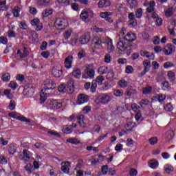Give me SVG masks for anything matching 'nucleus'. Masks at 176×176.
<instances>
[{"instance_id":"nucleus-30","label":"nucleus","mask_w":176,"mask_h":176,"mask_svg":"<svg viewBox=\"0 0 176 176\" xmlns=\"http://www.w3.org/2000/svg\"><path fill=\"white\" fill-rule=\"evenodd\" d=\"M68 93H69L70 94L74 93V90H75V87H74V80H70L69 82H68Z\"/></svg>"},{"instance_id":"nucleus-17","label":"nucleus","mask_w":176,"mask_h":176,"mask_svg":"<svg viewBox=\"0 0 176 176\" xmlns=\"http://www.w3.org/2000/svg\"><path fill=\"white\" fill-rule=\"evenodd\" d=\"M72 60H74V56H68L65 59V68H67V69L72 68Z\"/></svg>"},{"instance_id":"nucleus-64","label":"nucleus","mask_w":176,"mask_h":176,"mask_svg":"<svg viewBox=\"0 0 176 176\" xmlns=\"http://www.w3.org/2000/svg\"><path fill=\"white\" fill-rule=\"evenodd\" d=\"M138 174V171H137V170H135V168H131L129 170L130 176H137Z\"/></svg>"},{"instance_id":"nucleus-40","label":"nucleus","mask_w":176,"mask_h":176,"mask_svg":"<svg viewBox=\"0 0 176 176\" xmlns=\"http://www.w3.org/2000/svg\"><path fill=\"white\" fill-rule=\"evenodd\" d=\"M155 10V1H150L148 3V8H147L148 13H152Z\"/></svg>"},{"instance_id":"nucleus-36","label":"nucleus","mask_w":176,"mask_h":176,"mask_svg":"<svg viewBox=\"0 0 176 176\" xmlns=\"http://www.w3.org/2000/svg\"><path fill=\"white\" fill-rule=\"evenodd\" d=\"M118 86L120 89H124L129 86V82L125 80H120L118 81Z\"/></svg>"},{"instance_id":"nucleus-45","label":"nucleus","mask_w":176,"mask_h":176,"mask_svg":"<svg viewBox=\"0 0 176 176\" xmlns=\"http://www.w3.org/2000/svg\"><path fill=\"white\" fill-rule=\"evenodd\" d=\"M62 131L65 133V134H71V133H72V128L71 126H63Z\"/></svg>"},{"instance_id":"nucleus-56","label":"nucleus","mask_w":176,"mask_h":176,"mask_svg":"<svg viewBox=\"0 0 176 176\" xmlns=\"http://www.w3.org/2000/svg\"><path fill=\"white\" fill-rule=\"evenodd\" d=\"M53 13V11L52 10H45L43 12V17H47V16H50Z\"/></svg>"},{"instance_id":"nucleus-29","label":"nucleus","mask_w":176,"mask_h":176,"mask_svg":"<svg viewBox=\"0 0 176 176\" xmlns=\"http://www.w3.org/2000/svg\"><path fill=\"white\" fill-rule=\"evenodd\" d=\"M85 119V115H80L78 116V124L81 127H86V123L83 120Z\"/></svg>"},{"instance_id":"nucleus-61","label":"nucleus","mask_w":176,"mask_h":176,"mask_svg":"<svg viewBox=\"0 0 176 176\" xmlns=\"http://www.w3.org/2000/svg\"><path fill=\"white\" fill-rule=\"evenodd\" d=\"M164 108L165 111H167L168 112H171V111H173V109H174V108L173 107V105L170 103L166 104Z\"/></svg>"},{"instance_id":"nucleus-4","label":"nucleus","mask_w":176,"mask_h":176,"mask_svg":"<svg viewBox=\"0 0 176 176\" xmlns=\"http://www.w3.org/2000/svg\"><path fill=\"white\" fill-rule=\"evenodd\" d=\"M8 116H10V118H12V119L21 120V122H26L27 123H30V122H31L30 119H27L25 117L16 112H11L8 114Z\"/></svg>"},{"instance_id":"nucleus-26","label":"nucleus","mask_w":176,"mask_h":176,"mask_svg":"<svg viewBox=\"0 0 176 176\" xmlns=\"http://www.w3.org/2000/svg\"><path fill=\"white\" fill-rule=\"evenodd\" d=\"M17 54H19L21 58H24V57H27L28 55V51H27V48L24 47L21 50H18Z\"/></svg>"},{"instance_id":"nucleus-34","label":"nucleus","mask_w":176,"mask_h":176,"mask_svg":"<svg viewBox=\"0 0 176 176\" xmlns=\"http://www.w3.org/2000/svg\"><path fill=\"white\" fill-rule=\"evenodd\" d=\"M50 3V0H38L37 1L38 6H41V8L43 6H47Z\"/></svg>"},{"instance_id":"nucleus-44","label":"nucleus","mask_w":176,"mask_h":176,"mask_svg":"<svg viewBox=\"0 0 176 176\" xmlns=\"http://www.w3.org/2000/svg\"><path fill=\"white\" fill-rule=\"evenodd\" d=\"M73 76L74 78H77V79H79L80 76H82V72H80V69H76L73 72Z\"/></svg>"},{"instance_id":"nucleus-13","label":"nucleus","mask_w":176,"mask_h":176,"mask_svg":"<svg viewBox=\"0 0 176 176\" xmlns=\"http://www.w3.org/2000/svg\"><path fill=\"white\" fill-rule=\"evenodd\" d=\"M124 41L128 42V43H130V42H134L137 39V36H135V34L133 32H129L126 35L123 36Z\"/></svg>"},{"instance_id":"nucleus-52","label":"nucleus","mask_w":176,"mask_h":176,"mask_svg":"<svg viewBox=\"0 0 176 176\" xmlns=\"http://www.w3.org/2000/svg\"><path fill=\"white\" fill-rule=\"evenodd\" d=\"M111 60H112V56H111V54H107L104 55V63H106L107 64H109V63H111Z\"/></svg>"},{"instance_id":"nucleus-48","label":"nucleus","mask_w":176,"mask_h":176,"mask_svg":"<svg viewBox=\"0 0 176 176\" xmlns=\"http://www.w3.org/2000/svg\"><path fill=\"white\" fill-rule=\"evenodd\" d=\"M131 108L133 112H140V109L141 108L138 104L133 103L131 104Z\"/></svg>"},{"instance_id":"nucleus-20","label":"nucleus","mask_w":176,"mask_h":176,"mask_svg":"<svg viewBox=\"0 0 176 176\" xmlns=\"http://www.w3.org/2000/svg\"><path fill=\"white\" fill-rule=\"evenodd\" d=\"M71 167V164L69 162H65L62 163L61 170L65 172L66 174L69 173V168Z\"/></svg>"},{"instance_id":"nucleus-31","label":"nucleus","mask_w":176,"mask_h":176,"mask_svg":"<svg viewBox=\"0 0 176 176\" xmlns=\"http://www.w3.org/2000/svg\"><path fill=\"white\" fill-rule=\"evenodd\" d=\"M9 9V7L6 6V0L2 1H0V10L5 12Z\"/></svg>"},{"instance_id":"nucleus-57","label":"nucleus","mask_w":176,"mask_h":176,"mask_svg":"<svg viewBox=\"0 0 176 176\" xmlns=\"http://www.w3.org/2000/svg\"><path fill=\"white\" fill-rule=\"evenodd\" d=\"M113 94L116 96V97H122V96H123V91L120 89H116L113 91Z\"/></svg>"},{"instance_id":"nucleus-33","label":"nucleus","mask_w":176,"mask_h":176,"mask_svg":"<svg viewBox=\"0 0 176 176\" xmlns=\"http://www.w3.org/2000/svg\"><path fill=\"white\" fill-rule=\"evenodd\" d=\"M72 34V29H69V30L65 31V32L63 34V38H64L65 41H68L69 39V38H71Z\"/></svg>"},{"instance_id":"nucleus-6","label":"nucleus","mask_w":176,"mask_h":176,"mask_svg":"<svg viewBox=\"0 0 176 176\" xmlns=\"http://www.w3.org/2000/svg\"><path fill=\"white\" fill-rule=\"evenodd\" d=\"M89 98L87 95L84 94H80L77 97L76 104L77 105H82V104H86L89 102Z\"/></svg>"},{"instance_id":"nucleus-42","label":"nucleus","mask_w":176,"mask_h":176,"mask_svg":"<svg viewBox=\"0 0 176 176\" xmlns=\"http://www.w3.org/2000/svg\"><path fill=\"white\" fill-rule=\"evenodd\" d=\"M164 170L166 173V174H171L174 171V167L171 165H166L164 166Z\"/></svg>"},{"instance_id":"nucleus-9","label":"nucleus","mask_w":176,"mask_h":176,"mask_svg":"<svg viewBox=\"0 0 176 176\" xmlns=\"http://www.w3.org/2000/svg\"><path fill=\"white\" fill-rule=\"evenodd\" d=\"M67 20L61 18H58L55 21V27L56 28H58L59 30H61L64 28V27H67Z\"/></svg>"},{"instance_id":"nucleus-47","label":"nucleus","mask_w":176,"mask_h":176,"mask_svg":"<svg viewBox=\"0 0 176 176\" xmlns=\"http://www.w3.org/2000/svg\"><path fill=\"white\" fill-rule=\"evenodd\" d=\"M4 96H6L7 98H9V100H12V98H13V94L10 93V89H5Z\"/></svg>"},{"instance_id":"nucleus-15","label":"nucleus","mask_w":176,"mask_h":176,"mask_svg":"<svg viewBox=\"0 0 176 176\" xmlns=\"http://www.w3.org/2000/svg\"><path fill=\"white\" fill-rule=\"evenodd\" d=\"M98 100L101 104H108L111 101V97L109 95L101 94L98 97Z\"/></svg>"},{"instance_id":"nucleus-53","label":"nucleus","mask_w":176,"mask_h":176,"mask_svg":"<svg viewBox=\"0 0 176 176\" xmlns=\"http://www.w3.org/2000/svg\"><path fill=\"white\" fill-rule=\"evenodd\" d=\"M173 137H174V131H168L166 133V140L170 141V140H171L173 138Z\"/></svg>"},{"instance_id":"nucleus-12","label":"nucleus","mask_w":176,"mask_h":176,"mask_svg":"<svg viewBox=\"0 0 176 176\" xmlns=\"http://www.w3.org/2000/svg\"><path fill=\"white\" fill-rule=\"evenodd\" d=\"M100 16L101 19H104L106 21H108V23H112L113 21L112 20V12H100Z\"/></svg>"},{"instance_id":"nucleus-7","label":"nucleus","mask_w":176,"mask_h":176,"mask_svg":"<svg viewBox=\"0 0 176 176\" xmlns=\"http://www.w3.org/2000/svg\"><path fill=\"white\" fill-rule=\"evenodd\" d=\"M56 84L52 79H47L44 81V90H53L56 89Z\"/></svg>"},{"instance_id":"nucleus-22","label":"nucleus","mask_w":176,"mask_h":176,"mask_svg":"<svg viewBox=\"0 0 176 176\" xmlns=\"http://www.w3.org/2000/svg\"><path fill=\"white\" fill-rule=\"evenodd\" d=\"M52 74L54 78H60V76H61V75H63V72L60 69L54 67L52 69Z\"/></svg>"},{"instance_id":"nucleus-28","label":"nucleus","mask_w":176,"mask_h":176,"mask_svg":"<svg viewBox=\"0 0 176 176\" xmlns=\"http://www.w3.org/2000/svg\"><path fill=\"white\" fill-rule=\"evenodd\" d=\"M21 10V9L19 6H15L12 9V14H13L14 17H19Z\"/></svg>"},{"instance_id":"nucleus-58","label":"nucleus","mask_w":176,"mask_h":176,"mask_svg":"<svg viewBox=\"0 0 176 176\" xmlns=\"http://www.w3.org/2000/svg\"><path fill=\"white\" fill-rule=\"evenodd\" d=\"M165 16H166V17H171V16H173V8H168V9L165 11Z\"/></svg>"},{"instance_id":"nucleus-16","label":"nucleus","mask_w":176,"mask_h":176,"mask_svg":"<svg viewBox=\"0 0 176 176\" xmlns=\"http://www.w3.org/2000/svg\"><path fill=\"white\" fill-rule=\"evenodd\" d=\"M140 56H142V57H146V58H148V60H155V54L146 51H141Z\"/></svg>"},{"instance_id":"nucleus-51","label":"nucleus","mask_w":176,"mask_h":176,"mask_svg":"<svg viewBox=\"0 0 176 176\" xmlns=\"http://www.w3.org/2000/svg\"><path fill=\"white\" fill-rule=\"evenodd\" d=\"M135 16L136 19H141L142 17V9L138 8L136 10Z\"/></svg>"},{"instance_id":"nucleus-49","label":"nucleus","mask_w":176,"mask_h":176,"mask_svg":"<svg viewBox=\"0 0 176 176\" xmlns=\"http://www.w3.org/2000/svg\"><path fill=\"white\" fill-rule=\"evenodd\" d=\"M1 79L3 82H9L10 80V74L6 73L1 76Z\"/></svg>"},{"instance_id":"nucleus-41","label":"nucleus","mask_w":176,"mask_h":176,"mask_svg":"<svg viewBox=\"0 0 176 176\" xmlns=\"http://www.w3.org/2000/svg\"><path fill=\"white\" fill-rule=\"evenodd\" d=\"M143 65L144 67V70L149 72V69H151V61L148 60H144L143 61Z\"/></svg>"},{"instance_id":"nucleus-39","label":"nucleus","mask_w":176,"mask_h":176,"mask_svg":"<svg viewBox=\"0 0 176 176\" xmlns=\"http://www.w3.org/2000/svg\"><path fill=\"white\" fill-rule=\"evenodd\" d=\"M85 74L88 78H94V69H87L85 71Z\"/></svg>"},{"instance_id":"nucleus-23","label":"nucleus","mask_w":176,"mask_h":176,"mask_svg":"<svg viewBox=\"0 0 176 176\" xmlns=\"http://www.w3.org/2000/svg\"><path fill=\"white\" fill-rule=\"evenodd\" d=\"M90 42V36L83 35L80 38V43L81 45H86Z\"/></svg>"},{"instance_id":"nucleus-38","label":"nucleus","mask_w":176,"mask_h":176,"mask_svg":"<svg viewBox=\"0 0 176 176\" xmlns=\"http://www.w3.org/2000/svg\"><path fill=\"white\" fill-rule=\"evenodd\" d=\"M152 90H153V88H152V87L147 86L143 88L142 93L143 94H145V95L151 94L152 93Z\"/></svg>"},{"instance_id":"nucleus-10","label":"nucleus","mask_w":176,"mask_h":176,"mask_svg":"<svg viewBox=\"0 0 176 176\" xmlns=\"http://www.w3.org/2000/svg\"><path fill=\"white\" fill-rule=\"evenodd\" d=\"M175 52V47H174L172 45L168 44L163 48V53L165 56H171L173 53Z\"/></svg>"},{"instance_id":"nucleus-25","label":"nucleus","mask_w":176,"mask_h":176,"mask_svg":"<svg viewBox=\"0 0 176 176\" xmlns=\"http://www.w3.org/2000/svg\"><path fill=\"white\" fill-rule=\"evenodd\" d=\"M66 142L67 144H72L73 145H78V144H80V141L78 139L74 138L67 139Z\"/></svg>"},{"instance_id":"nucleus-11","label":"nucleus","mask_w":176,"mask_h":176,"mask_svg":"<svg viewBox=\"0 0 176 176\" xmlns=\"http://www.w3.org/2000/svg\"><path fill=\"white\" fill-rule=\"evenodd\" d=\"M117 47L121 52H124L126 49L130 47V43H129V42H126V40H122L118 43Z\"/></svg>"},{"instance_id":"nucleus-37","label":"nucleus","mask_w":176,"mask_h":176,"mask_svg":"<svg viewBox=\"0 0 176 176\" xmlns=\"http://www.w3.org/2000/svg\"><path fill=\"white\" fill-rule=\"evenodd\" d=\"M134 127H135V124L133 122H128L125 126L126 131H132Z\"/></svg>"},{"instance_id":"nucleus-8","label":"nucleus","mask_w":176,"mask_h":176,"mask_svg":"<svg viewBox=\"0 0 176 176\" xmlns=\"http://www.w3.org/2000/svg\"><path fill=\"white\" fill-rule=\"evenodd\" d=\"M104 43V40L101 39L100 37H95L93 39V45L95 47V49H97L98 50H100L101 49H103L104 47H102V44Z\"/></svg>"},{"instance_id":"nucleus-2","label":"nucleus","mask_w":176,"mask_h":176,"mask_svg":"<svg viewBox=\"0 0 176 176\" xmlns=\"http://www.w3.org/2000/svg\"><path fill=\"white\" fill-rule=\"evenodd\" d=\"M104 80H105V78H104V76H98L96 78V80H94L92 81L91 91L92 93H94L96 91V89L97 88V83H98V85H99V86H101V85H102V82H104Z\"/></svg>"},{"instance_id":"nucleus-59","label":"nucleus","mask_w":176,"mask_h":176,"mask_svg":"<svg viewBox=\"0 0 176 176\" xmlns=\"http://www.w3.org/2000/svg\"><path fill=\"white\" fill-rule=\"evenodd\" d=\"M8 108L10 109V111H13V109L16 108V102H14L13 100H11L8 105Z\"/></svg>"},{"instance_id":"nucleus-54","label":"nucleus","mask_w":176,"mask_h":176,"mask_svg":"<svg viewBox=\"0 0 176 176\" xmlns=\"http://www.w3.org/2000/svg\"><path fill=\"white\" fill-rule=\"evenodd\" d=\"M149 104V100H148V99H142L140 102L139 104L140 105V107H146V105H148Z\"/></svg>"},{"instance_id":"nucleus-50","label":"nucleus","mask_w":176,"mask_h":176,"mask_svg":"<svg viewBox=\"0 0 176 176\" xmlns=\"http://www.w3.org/2000/svg\"><path fill=\"white\" fill-rule=\"evenodd\" d=\"M24 168L28 174H31V173H32V164H28L25 166Z\"/></svg>"},{"instance_id":"nucleus-3","label":"nucleus","mask_w":176,"mask_h":176,"mask_svg":"<svg viewBox=\"0 0 176 176\" xmlns=\"http://www.w3.org/2000/svg\"><path fill=\"white\" fill-rule=\"evenodd\" d=\"M63 107V103L57 100H52L48 103V108L52 111L60 109Z\"/></svg>"},{"instance_id":"nucleus-14","label":"nucleus","mask_w":176,"mask_h":176,"mask_svg":"<svg viewBox=\"0 0 176 176\" xmlns=\"http://www.w3.org/2000/svg\"><path fill=\"white\" fill-rule=\"evenodd\" d=\"M34 93V86L31 84H26L24 87L23 94L25 96H31Z\"/></svg>"},{"instance_id":"nucleus-19","label":"nucleus","mask_w":176,"mask_h":176,"mask_svg":"<svg viewBox=\"0 0 176 176\" xmlns=\"http://www.w3.org/2000/svg\"><path fill=\"white\" fill-rule=\"evenodd\" d=\"M23 157H22V160H23V162H30L31 156H32V155L30 153V151L27 149H24L23 151Z\"/></svg>"},{"instance_id":"nucleus-62","label":"nucleus","mask_w":176,"mask_h":176,"mask_svg":"<svg viewBox=\"0 0 176 176\" xmlns=\"http://www.w3.org/2000/svg\"><path fill=\"white\" fill-rule=\"evenodd\" d=\"M126 145L129 148H133V146H134V140H133V139H131V138L127 139V140H126Z\"/></svg>"},{"instance_id":"nucleus-27","label":"nucleus","mask_w":176,"mask_h":176,"mask_svg":"<svg viewBox=\"0 0 176 176\" xmlns=\"http://www.w3.org/2000/svg\"><path fill=\"white\" fill-rule=\"evenodd\" d=\"M109 69L106 66H101L98 68V72L100 75H104L105 74H108Z\"/></svg>"},{"instance_id":"nucleus-21","label":"nucleus","mask_w":176,"mask_h":176,"mask_svg":"<svg viewBox=\"0 0 176 176\" xmlns=\"http://www.w3.org/2000/svg\"><path fill=\"white\" fill-rule=\"evenodd\" d=\"M47 97H49V95L47 94V91L46 89H42L40 93V100L41 102H45Z\"/></svg>"},{"instance_id":"nucleus-24","label":"nucleus","mask_w":176,"mask_h":176,"mask_svg":"<svg viewBox=\"0 0 176 176\" xmlns=\"http://www.w3.org/2000/svg\"><path fill=\"white\" fill-rule=\"evenodd\" d=\"M137 94V90L133 88V87H129L126 89V91H125L126 96H128L129 97H130V96H133V94Z\"/></svg>"},{"instance_id":"nucleus-5","label":"nucleus","mask_w":176,"mask_h":176,"mask_svg":"<svg viewBox=\"0 0 176 176\" xmlns=\"http://www.w3.org/2000/svg\"><path fill=\"white\" fill-rule=\"evenodd\" d=\"M103 43L104 45H106L107 50L109 52V53H112V52L115 50V47L112 43V39L109 37H107L103 39Z\"/></svg>"},{"instance_id":"nucleus-63","label":"nucleus","mask_w":176,"mask_h":176,"mask_svg":"<svg viewBox=\"0 0 176 176\" xmlns=\"http://www.w3.org/2000/svg\"><path fill=\"white\" fill-rule=\"evenodd\" d=\"M148 142L151 145H155V144H157V138L153 137L150 138Z\"/></svg>"},{"instance_id":"nucleus-60","label":"nucleus","mask_w":176,"mask_h":176,"mask_svg":"<svg viewBox=\"0 0 176 176\" xmlns=\"http://www.w3.org/2000/svg\"><path fill=\"white\" fill-rule=\"evenodd\" d=\"M113 76H115V73H113V70L109 69V72H107V79H113Z\"/></svg>"},{"instance_id":"nucleus-35","label":"nucleus","mask_w":176,"mask_h":176,"mask_svg":"<svg viewBox=\"0 0 176 176\" xmlns=\"http://www.w3.org/2000/svg\"><path fill=\"white\" fill-rule=\"evenodd\" d=\"M58 91L60 93H68V91H69V89H67V86H65V84L63 83L58 86Z\"/></svg>"},{"instance_id":"nucleus-18","label":"nucleus","mask_w":176,"mask_h":176,"mask_svg":"<svg viewBox=\"0 0 176 176\" xmlns=\"http://www.w3.org/2000/svg\"><path fill=\"white\" fill-rule=\"evenodd\" d=\"M111 5V1L109 0H100L98 3V8L102 9L103 8H108Z\"/></svg>"},{"instance_id":"nucleus-55","label":"nucleus","mask_w":176,"mask_h":176,"mask_svg":"<svg viewBox=\"0 0 176 176\" xmlns=\"http://www.w3.org/2000/svg\"><path fill=\"white\" fill-rule=\"evenodd\" d=\"M59 5H63L64 6H68L69 5V0H56Z\"/></svg>"},{"instance_id":"nucleus-46","label":"nucleus","mask_w":176,"mask_h":176,"mask_svg":"<svg viewBox=\"0 0 176 176\" xmlns=\"http://www.w3.org/2000/svg\"><path fill=\"white\" fill-rule=\"evenodd\" d=\"M16 146L11 144L8 148L10 155H14L16 153Z\"/></svg>"},{"instance_id":"nucleus-1","label":"nucleus","mask_w":176,"mask_h":176,"mask_svg":"<svg viewBox=\"0 0 176 176\" xmlns=\"http://www.w3.org/2000/svg\"><path fill=\"white\" fill-rule=\"evenodd\" d=\"M92 17H94V12L90 8L82 10L80 14V20L85 23H89Z\"/></svg>"},{"instance_id":"nucleus-32","label":"nucleus","mask_w":176,"mask_h":176,"mask_svg":"<svg viewBox=\"0 0 176 176\" xmlns=\"http://www.w3.org/2000/svg\"><path fill=\"white\" fill-rule=\"evenodd\" d=\"M149 167L155 170L159 167V162L155 160H152L149 162Z\"/></svg>"},{"instance_id":"nucleus-43","label":"nucleus","mask_w":176,"mask_h":176,"mask_svg":"<svg viewBox=\"0 0 176 176\" xmlns=\"http://www.w3.org/2000/svg\"><path fill=\"white\" fill-rule=\"evenodd\" d=\"M168 78L170 82H174V80H175V73H174V72L169 71L168 72Z\"/></svg>"}]
</instances>
